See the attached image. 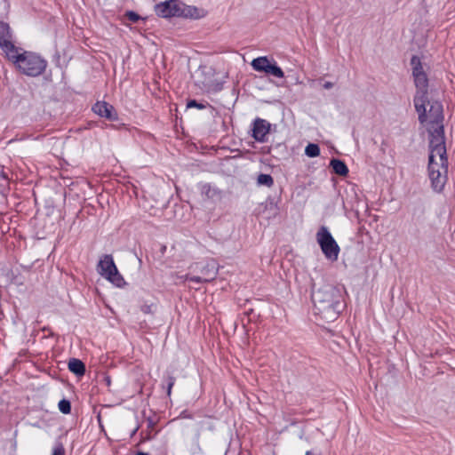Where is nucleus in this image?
<instances>
[{"label":"nucleus","mask_w":455,"mask_h":455,"mask_svg":"<svg viewBox=\"0 0 455 455\" xmlns=\"http://www.w3.org/2000/svg\"><path fill=\"white\" fill-rule=\"evenodd\" d=\"M315 314L326 322L337 319L344 308L341 289L332 284H323L312 294Z\"/></svg>","instance_id":"obj_1"},{"label":"nucleus","mask_w":455,"mask_h":455,"mask_svg":"<svg viewBox=\"0 0 455 455\" xmlns=\"http://www.w3.org/2000/svg\"><path fill=\"white\" fill-rule=\"evenodd\" d=\"M429 149L428 175L432 188L435 191L440 192L443 190L447 180L448 160L445 140L440 138L430 139Z\"/></svg>","instance_id":"obj_2"},{"label":"nucleus","mask_w":455,"mask_h":455,"mask_svg":"<svg viewBox=\"0 0 455 455\" xmlns=\"http://www.w3.org/2000/svg\"><path fill=\"white\" fill-rule=\"evenodd\" d=\"M422 108H415L419 121L425 125L429 132L430 139L444 140L443 109L439 100L429 97L422 99Z\"/></svg>","instance_id":"obj_3"},{"label":"nucleus","mask_w":455,"mask_h":455,"mask_svg":"<svg viewBox=\"0 0 455 455\" xmlns=\"http://www.w3.org/2000/svg\"><path fill=\"white\" fill-rule=\"evenodd\" d=\"M412 69V76L416 87V93L413 99L414 108H422V99L429 97L428 95V78L420 59L417 56H412L411 60Z\"/></svg>","instance_id":"obj_4"},{"label":"nucleus","mask_w":455,"mask_h":455,"mask_svg":"<svg viewBox=\"0 0 455 455\" xmlns=\"http://www.w3.org/2000/svg\"><path fill=\"white\" fill-rule=\"evenodd\" d=\"M47 61L31 52H23L17 60L18 68L28 76H37L46 68Z\"/></svg>","instance_id":"obj_5"},{"label":"nucleus","mask_w":455,"mask_h":455,"mask_svg":"<svg viewBox=\"0 0 455 455\" xmlns=\"http://www.w3.org/2000/svg\"><path fill=\"white\" fill-rule=\"evenodd\" d=\"M316 241L327 259L331 261L338 259L339 246L326 227L323 226L319 228L316 233Z\"/></svg>","instance_id":"obj_6"},{"label":"nucleus","mask_w":455,"mask_h":455,"mask_svg":"<svg viewBox=\"0 0 455 455\" xmlns=\"http://www.w3.org/2000/svg\"><path fill=\"white\" fill-rule=\"evenodd\" d=\"M251 65L255 71L264 72L267 75H271L277 78L284 77V73L282 68L277 66L274 60H270L267 56L253 59Z\"/></svg>","instance_id":"obj_7"},{"label":"nucleus","mask_w":455,"mask_h":455,"mask_svg":"<svg viewBox=\"0 0 455 455\" xmlns=\"http://www.w3.org/2000/svg\"><path fill=\"white\" fill-rule=\"evenodd\" d=\"M206 14L204 9L187 5L179 0H172V17L199 19Z\"/></svg>","instance_id":"obj_8"},{"label":"nucleus","mask_w":455,"mask_h":455,"mask_svg":"<svg viewBox=\"0 0 455 455\" xmlns=\"http://www.w3.org/2000/svg\"><path fill=\"white\" fill-rule=\"evenodd\" d=\"M218 274L217 264L214 260L207 261L201 268L199 275H186L187 281L200 283H208L212 281Z\"/></svg>","instance_id":"obj_9"},{"label":"nucleus","mask_w":455,"mask_h":455,"mask_svg":"<svg viewBox=\"0 0 455 455\" xmlns=\"http://www.w3.org/2000/svg\"><path fill=\"white\" fill-rule=\"evenodd\" d=\"M92 111L101 117H105L110 121L117 119V113L115 108L106 101H97L92 106Z\"/></svg>","instance_id":"obj_10"},{"label":"nucleus","mask_w":455,"mask_h":455,"mask_svg":"<svg viewBox=\"0 0 455 455\" xmlns=\"http://www.w3.org/2000/svg\"><path fill=\"white\" fill-rule=\"evenodd\" d=\"M269 130L270 124L267 121L257 118L253 123L252 137L259 142H265Z\"/></svg>","instance_id":"obj_11"},{"label":"nucleus","mask_w":455,"mask_h":455,"mask_svg":"<svg viewBox=\"0 0 455 455\" xmlns=\"http://www.w3.org/2000/svg\"><path fill=\"white\" fill-rule=\"evenodd\" d=\"M116 266L114 262L113 257L109 254H105L99 261L97 266L98 273L103 276L107 277L114 271H116Z\"/></svg>","instance_id":"obj_12"},{"label":"nucleus","mask_w":455,"mask_h":455,"mask_svg":"<svg viewBox=\"0 0 455 455\" xmlns=\"http://www.w3.org/2000/svg\"><path fill=\"white\" fill-rule=\"evenodd\" d=\"M0 48L6 53L8 59L17 66V60L19 57H21V53L19 52V49L12 43L11 39L1 44Z\"/></svg>","instance_id":"obj_13"},{"label":"nucleus","mask_w":455,"mask_h":455,"mask_svg":"<svg viewBox=\"0 0 455 455\" xmlns=\"http://www.w3.org/2000/svg\"><path fill=\"white\" fill-rule=\"evenodd\" d=\"M68 367V370L77 377H82L85 373V364L80 359H69Z\"/></svg>","instance_id":"obj_14"},{"label":"nucleus","mask_w":455,"mask_h":455,"mask_svg":"<svg viewBox=\"0 0 455 455\" xmlns=\"http://www.w3.org/2000/svg\"><path fill=\"white\" fill-rule=\"evenodd\" d=\"M155 12L158 17L171 18V0L156 4Z\"/></svg>","instance_id":"obj_15"},{"label":"nucleus","mask_w":455,"mask_h":455,"mask_svg":"<svg viewBox=\"0 0 455 455\" xmlns=\"http://www.w3.org/2000/svg\"><path fill=\"white\" fill-rule=\"evenodd\" d=\"M330 165L333 169V172L338 175L346 176L348 173L347 166L339 159L331 160Z\"/></svg>","instance_id":"obj_16"},{"label":"nucleus","mask_w":455,"mask_h":455,"mask_svg":"<svg viewBox=\"0 0 455 455\" xmlns=\"http://www.w3.org/2000/svg\"><path fill=\"white\" fill-rule=\"evenodd\" d=\"M202 194L212 200L219 199L220 197V191L209 184H205L202 187Z\"/></svg>","instance_id":"obj_17"},{"label":"nucleus","mask_w":455,"mask_h":455,"mask_svg":"<svg viewBox=\"0 0 455 455\" xmlns=\"http://www.w3.org/2000/svg\"><path fill=\"white\" fill-rule=\"evenodd\" d=\"M12 38L10 27L7 23L0 20V45Z\"/></svg>","instance_id":"obj_18"},{"label":"nucleus","mask_w":455,"mask_h":455,"mask_svg":"<svg viewBox=\"0 0 455 455\" xmlns=\"http://www.w3.org/2000/svg\"><path fill=\"white\" fill-rule=\"evenodd\" d=\"M107 280L111 282L113 284H115L117 287H123L126 284L124 277L121 275V274L118 272V269L116 268V271H114L106 277Z\"/></svg>","instance_id":"obj_19"},{"label":"nucleus","mask_w":455,"mask_h":455,"mask_svg":"<svg viewBox=\"0 0 455 455\" xmlns=\"http://www.w3.org/2000/svg\"><path fill=\"white\" fill-rule=\"evenodd\" d=\"M305 154L308 157H316L320 155V148L317 144L309 143L305 148Z\"/></svg>","instance_id":"obj_20"},{"label":"nucleus","mask_w":455,"mask_h":455,"mask_svg":"<svg viewBox=\"0 0 455 455\" xmlns=\"http://www.w3.org/2000/svg\"><path fill=\"white\" fill-rule=\"evenodd\" d=\"M257 182L259 185L266 186L270 188L274 184V180L269 174H259L257 179Z\"/></svg>","instance_id":"obj_21"},{"label":"nucleus","mask_w":455,"mask_h":455,"mask_svg":"<svg viewBox=\"0 0 455 455\" xmlns=\"http://www.w3.org/2000/svg\"><path fill=\"white\" fill-rule=\"evenodd\" d=\"M59 410L63 414H69L71 412V403L69 400L62 399L59 402L58 404Z\"/></svg>","instance_id":"obj_22"},{"label":"nucleus","mask_w":455,"mask_h":455,"mask_svg":"<svg viewBox=\"0 0 455 455\" xmlns=\"http://www.w3.org/2000/svg\"><path fill=\"white\" fill-rule=\"evenodd\" d=\"M52 455H65V448L61 442L55 443Z\"/></svg>","instance_id":"obj_23"},{"label":"nucleus","mask_w":455,"mask_h":455,"mask_svg":"<svg viewBox=\"0 0 455 455\" xmlns=\"http://www.w3.org/2000/svg\"><path fill=\"white\" fill-rule=\"evenodd\" d=\"M125 17L133 23H136L140 20V16L133 11L126 12Z\"/></svg>","instance_id":"obj_24"},{"label":"nucleus","mask_w":455,"mask_h":455,"mask_svg":"<svg viewBox=\"0 0 455 455\" xmlns=\"http://www.w3.org/2000/svg\"><path fill=\"white\" fill-rule=\"evenodd\" d=\"M188 108H197L199 109H203L205 108V106L202 103H198L196 100H190L187 104Z\"/></svg>","instance_id":"obj_25"},{"label":"nucleus","mask_w":455,"mask_h":455,"mask_svg":"<svg viewBox=\"0 0 455 455\" xmlns=\"http://www.w3.org/2000/svg\"><path fill=\"white\" fill-rule=\"evenodd\" d=\"M165 388H166L167 395L170 396L171 395V392H172V389H171V379L166 380V382H165Z\"/></svg>","instance_id":"obj_26"},{"label":"nucleus","mask_w":455,"mask_h":455,"mask_svg":"<svg viewBox=\"0 0 455 455\" xmlns=\"http://www.w3.org/2000/svg\"><path fill=\"white\" fill-rule=\"evenodd\" d=\"M0 176H1L4 180H7V179H8L7 174L4 172V170H3V169H0Z\"/></svg>","instance_id":"obj_27"},{"label":"nucleus","mask_w":455,"mask_h":455,"mask_svg":"<svg viewBox=\"0 0 455 455\" xmlns=\"http://www.w3.org/2000/svg\"><path fill=\"white\" fill-rule=\"evenodd\" d=\"M323 87L325 89H331L332 87V83L331 82H326L324 84H323Z\"/></svg>","instance_id":"obj_28"},{"label":"nucleus","mask_w":455,"mask_h":455,"mask_svg":"<svg viewBox=\"0 0 455 455\" xmlns=\"http://www.w3.org/2000/svg\"><path fill=\"white\" fill-rule=\"evenodd\" d=\"M159 246H160V252H161L162 254H164V251H166V245H162V244H160Z\"/></svg>","instance_id":"obj_29"},{"label":"nucleus","mask_w":455,"mask_h":455,"mask_svg":"<svg viewBox=\"0 0 455 455\" xmlns=\"http://www.w3.org/2000/svg\"><path fill=\"white\" fill-rule=\"evenodd\" d=\"M136 455H149V454L143 452V451H139L136 453Z\"/></svg>","instance_id":"obj_30"}]
</instances>
